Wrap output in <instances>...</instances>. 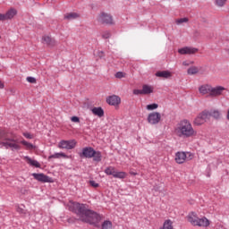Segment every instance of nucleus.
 <instances>
[{"instance_id":"nucleus-1","label":"nucleus","mask_w":229,"mask_h":229,"mask_svg":"<svg viewBox=\"0 0 229 229\" xmlns=\"http://www.w3.org/2000/svg\"><path fill=\"white\" fill-rule=\"evenodd\" d=\"M69 210L74 212L79 218V221L89 223L94 226H98L103 216L95 211L87 208V205L80 204L78 202L70 201L68 204Z\"/></svg>"},{"instance_id":"nucleus-2","label":"nucleus","mask_w":229,"mask_h":229,"mask_svg":"<svg viewBox=\"0 0 229 229\" xmlns=\"http://www.w3.org/2000/svg\"><path fill=\"white\" fill-rule=\"evenodd\" d=\"M174 134L179 139H191L198 135V131L192 127V123L187 119L181 121L174 129Z\"/></svg>"},{"instance_id":"nucleus-3","label":"nucleus","mask_w":229,"mask_h":229,"mask_svg":"<svg viewBox=\"0 0 229 229\" xmlns=\"http://www.w3.org/2000/svg\"><path fill=\"white\" fill-rule=\"evenodd\" d=\"M187 221L192 226H199V228H208V226H210V220H208V218L206 216L199 218L195 212H191L187 216Z\"/></svg>"},{"instance_id":"nucleus-4","label":"nucleus","mask_w":229,"mask_h":229,"mask_svg":"<svg viewBox=\"0 0 229 229\" xmlns=\"http://www.w3.org/2000/svg\"><path fill=\"white\" fill-rule=\"evenodd\" d=\"M4 139L3 141H0V145L4 146V148H11V149H16V151H19L21 149V147L17 144V140H15V134H13L11 137L6 135L4 136V132L0 131V140Z\"/></svg>"},{"instance_id":"nucleus-5","label":"nucleus","mask_w":229,"mask_h":229,"mask_svg":"<svg viewBox=\"0 0 229 229\" xmlns=\"http://www.w3.org/2000/svg\"><path fill=\"white\" fill-rule=\"evenodd\" d=\"M104 173L108 176H114V178H118L120 180H124L128 174L126 172H116L115 167L108 166L105 169Z\"/></svg>"},{"instance_id":"nucleus-6","label":"nucleus","mask_w":229,"mask_h":229,"mask_svg":"<svg viewBox=\"0 0 229 229\" xmlns=\"http://www.w3.org/2000/svg\"><path fill=\"white\" fill-rule=\"evenodd\" d=\"M208 110L200 112L193 120V126H203L207 120H208Z\"/></svg>"},{"instance_id":"nucleus-7","label":"nucleus","mask_w":229,"mask_h":229,"mask_svg":"<svg viewBox=\"0 0 229 229\" xmlns=\"http://www.w3.org/2000/svg\"><path fill=\"white\" fill-rule=\"evenodd\" d=\"M97 21L101 24H114V17L108 13L102 12L98 17Z\"/></svg>"},{"instance_id":"nucleus-8","label":"nucleus","mask_w":229,"mask_h":229,"mask_svg":"<svg viewBox=\"0 0 229 229\" xmlns=\"http://www.w3.org/2000/svg\"><path fill=\"white\" fill-rule=\"evenodd\" d=\"M147 121H148V124L155 126V125L158 124L160 123V121H162V114H160V113H158V112L149 113L147 117Z\"/></svg>"},{"instance_id":"nucleus-9","label":"nucleus","mask_w":229,"mask_h":229,"mask_svg":"<svg viewBox=\"0 0 229 229\" xmlns=\"http://www.w3.org/2000/svg\"><path fill=\"white\" fill-rule=\"evenodd\" d=\"M59 149H74L76 148V140H61L58 144Z\"/></svg>"},{"instance_id":"nucleus-10","label":"nucleus","mask_w":229,"mask_h":229,"mask_svg":"<svg viewBox=\"0 0 229 229\" xmlns=\"http://www.w3.org/2000/svg\"><path fill=\"white\" fill-rule=\"evenodd\" d=\"M225 90H226V88L223 86H216V87L211 86L210 98H219L223 96Z\"/></svg>"},{"instance_id":"nucleus-11","label":"nucleus","mask_w":229,"mask_h":229,"mask_svg":"<svg viewBox=\"0 0 229 229\" xmlns=\"http://www.w3.org/2000/svg\"><path fill=\"white\" fill-rule=\"evenodd\" d=\"M187 155L190 157V160H192V154L191 153H185V152H177L175 154V162L176 164H183L185 160H187Z\"/></svg>"},{"instance_id":"nucleus-12","label":"nucleus","mask_w":229,"mask_h":229,"mask_svg":"<svg viewBox=\"0 0 229 229\" xmlns=\"http://www.w3.org/2000/svg\"><path fill=\"white\" fill-rule=\"evenodd\" d=\"M33 178L38 180V182H42L43 183H51L53 179L44 174H32Z\"/></svg>"},{"instance_id":"nucleus-13","label":"nucleus","mask_w":229,"mask_h":229,"mask_svg":"<svg viewBox=\"0 0 229 229\" xmlns=\"http://www.w3.org/2000/svg\"><path fill=\"white\" fill-rule=\"evenodd\" d=\"M106 103L111 106H119V105H121V98L116 95L109 96L106 98Z\"/></svg>"},{"instance_id":"nucleus-14","label":"nucleus","mask_w":229,"mask_h":229,"mask_svg":"<svg viewBox=\"0 0 229 229\" xmlns=\"http://www.w3.org/2000/svg\"><path fill=\"white\" fill-rule=\"evenodd\" d=\"M212 90V85L202 84L199 87V92L201 96H210Z\"/></svg>"},{"instance_id":"nucleus-15","label":"nucleus","mask_w":229,"mask_h":229,"mask_svg":"<svg viewBox=\"0 0 229 229\" xmlns=\"http://www.w3.org/2000/svg\"><path fill=\"white\" fill-rule=\"evenodd\" d=\"M178 53L180 55H196V53H198V48H195L192 47H185L180 48L178 50Z\"/></svg>"},{"instance_id":"nucleus-16","label":"nucleus","mask_w":229,"mask_h":229,"mask_svg":"<svg viewBox=\"0 0 229 229\" xmlns=\"http://www.w3.org/2000/svg\"><path fill=\"white\" fill-rule=\"evenodd\" d=\"M94 148H84L82 149V153L80 155L81 157H84V158H92L94 157Z\"/></svg>"},{"instance_id":"nucleus-17","label":"nucleus","mask_w":229,"mask_h":229,"mask_svg":"<svg viewBox=\"0 0 229 229\" xmlns=\"http://www.w3.org/2000/svg\"><path fill=\"white\" fill-rule=\"evenodd\" d=\"M42 40L43 44H46L48 47H55V46H56V40L49 36H44Z\"/></svg>"},{"instance_id":"nucleus-18","label":"nucleus","mask_w":229,"mask_h":229,"mask_svg":"<svg viewBox=\"0 0 229 229\" xmlns=\"http://www.w3.org/2000/svg\"><path fill=\"white\" fill-rule=\"evenodd\" d=\"M23 160H25V162L27 164H29V165H31V167H40V163H38V161L35 160V159H31V157L25 156L23 157Z\"/></svg>"},{"instance_id":"nucleus-19","label":"nucleus","mask_w":229,"mask_h":229,"mask_svg":"<svg viewBox=\"0 0 229 229\" xmlns=\"http://www.w3.org/2000/svg\"><path fill=\"white\" fill-rule=\"evenodd\" d=\"M154 90H155V88L153 86L148 85V84H144L142 86V89H141L143 96H148V94H153Z\"/></svg>"},{"instance_id":"nucleus-20","label":"nucleus","mask_w":229,"mask_h":229,"mask_svg":"<svg viewBox=\"0 0 229 229\" xmlns=\"http://www.w3.org/2000/svg\"><path fill=\"white\" fill-rule=\"evenodd\" d=\"M208 119H210V117H213V119L219 120L222 117L221 111H219V109H213L211 111H208Z\"/></svg>"},{"instance_id":"nucleus-21","label":"nucleus","mask_w":229,"mask_h":229,"mask_svg":"<svg viewBox=\"0 0 229 229\" xmlns=\"http://www.w3.org/2000/svg\"><path fill=\"white\" fill-rule=\"evenodd\" d=\"M17 15V9L15 8H10L6 13H5V18L7 21H12L13 17Z\"/></svg>"},{"instance_id":"nucleus-22","label":"nucleus","mask_w":229,"mask_h":229,"mask_svg":"<svg viewBox=\"0 0 229 229\" xmlns=\"http://www.w3.org/2000/svg\"><path fill=\"white\" fill-rule=\"evenodd\" d=\"M156 76L157 78H165V79H167V78H171V76H173V73H171V72H169V71H161V72H157L156 73Z\"/></svg>"},{"instance_id":"nucleus-23","label":"nucleus","mask_w":229,"mask_h":229,"mask_svg":"<svg viewBox=\"0 0 229 229\" xmlns=\"http://www.w3.org/2000/svg\"><path fill=\"white\" fill-rule=\"evenodd\" d=\"M91 112L94 115H98V117H103L105 115V111L102 107H93Z\"/></svg>"},{"instance_id":"nucleus-24","label":"nucleus","mask_w":229,"mask_h":229,"mask_svg":"<svg viewBox=\"0 0 229 229\" xmlns=\"http://www.w3.org/2000/svg\"><path fill=\"white\" fill-rule=\"evenodd\" d=\"M71 158L70 156L65 155L64 152L55 153L48 157V160H51V158Z\"/></svg>"},{"instance_id":"nucleus-25","label":"nucleus","mask_w":229,"mask_h":229,"mask_svg":"<svg viewBox=\"0 0 229 229\" xmlns=\"http://www.w3.org/2000/svg\"><path fill=\"white\" fill-rule=\"evenodd\" d=\"M80 17V14L76 13H68L64 14V19L66 21H74V19H78Z\"/></svg>"},{"instance_id":"nucleus-26","label":"nucleus","mask_w":229,"mask_h":229,"mask_svg":"<svg viewBox=\"0 0 229 229\" xmlns=\"http://www.w3.org/2000/svg\"><path fill=\"white\" fill-rule=\"evenodd\" d=\"M161 229H174L173 226V221L171 219L165 220L163 227Z\"/></svg>"},{"instance_id":"nucleus-27","label":"nucleus","mask_w":229,"mask_h":229,"mask_svg":"<svg viewBox=\"0 0 229 229\" xmlns=\"http://www.w3.org/2000/svg\"><path fill=\"white\" fill-rule=\"evenodd\" d=\"M188 74H190L191 76L194 75V74H198V72H199V70L198 69V67L196 66H191L188 69L187 71Z\"/></svg>"},{"instance_id":"nucleus-28","label":"nucleus","mask_w":229,"mask_h":229,"mask_svg":"<svg viewBox=\"0 0 229 229\" xmlns=\"http://www.w3.org/2000/svg\"><path fill=\"white\" fill-rule=\"evenodd\" d=\"M92 158L95 162H101V152L94 150Z\"/></svg>"},{"instance_id":"nucleus-29","label":"nucleus","mask_w":229,"mask_h":229,"mask_svg":"<svg viewBox=\"0 0 229 229\" xmlns=\"http://www.w3.org/2000/svg\"><path fill=\"white\" fill-rule=\"evenodd\" d=\"M21 144H22V146H25L26 149H35V146L24 140H22L21 141Z\"/></svg>"},{"instance_id":"nucleus-30","label":"nucleus","mask_w":229,"mask_h":229,"mask_svg":"<svg viewBox=\"0 0 229 229\" xmlns=\"http://www.w3.org/2000/svg\"><path fill=\"white\" fill-rule=\"evenodd\" d=\"M189 22V18H181V19H176L175 20V24L177 26H182V24Z\"/></svg>"},{"instance_id":"nucleus-31","label":"nucleus","mask_w":229,"mask_h":229,"mask_svg":"<svg viewBox=\"0 0 229 229\" xmlns=\"http://www.w3.org/2000/svg\"><path fill=\"white\" fill-rule=\"evenodd\" d=\"M228 0H215V4L217 8H223Z\"/></svg>"},{"instance_id":"nucleus-32","label":"nucleus","mask_w":229,"mask_h":229,"mask_svg":"<svg viewBox=\"0 0 229 229\" xmlns=\"http://www.w3.org/2000/svg\"><path fill=\"white\" fill-rule=\"evenodd\" d=\"M102 229H112V222L106 220L102 224Z\"/></svg>"},{"instance_id":"nucleus-33","label":"nucleus","mask_w":229,"mask_h":229,"mask_svg":"<svg viewBox=\"0 0 229 229\" xmlns=\"http://www.w3.org/2000/svg\"><path fill=\"white\" fill-rule=\"evenodd\" d=\"M147 110H157L158 108V104H149L146 106Z\"/></svg>"},{"instance_id":"nucleus-34","label":"nucleus","mask_w":229,"mask_h":229,"mask_svg":"<svg viewBox=\"0 0 229 229\" xmlns=\"http://www.w3.org/2000/svg\"><path fill=\"white\" fill-rule=\"evenodd\" d=\"M115 78H118V80H121L122 78H126V73L123 72H118L115 73Z\"/></svg>"},{"instance_id":"nucleus-35","label":"nucleus","mask_w":229,"mask_h":229,"mask_svg":"<svg viewBox=\"0 0 229 229\" xmlns=\"http://www.w3.org/2000/svg\"><path fill=\"white\" fill-rule=\"evenodd\" d=\"M27 81L29 83H37V79H35L34 77H27Z\"/></svg>"},{"instance_id":"nucleus-36","label":"nucleus","mask_w":229,"mask_h":229,"mask_svg":"<svg viewBox=\"0 0 229 229\" xmlns=\"http://www.w3.org/2000/svg\"><path fill=\"white\" fill-rule=\"evenodd\" d=\"M133 94L135 96H143L142 89H134Z\"/></svg>"},{"instance_id":"nucleus-37","label":"nucleus","mask_w":229,"mask_h":229,"mask_svg":"<svg viewBox=\"0 0 229 229\" xmlns=\"http://www.w3.org/2000/svg\"><path fill=\"white\" fill-rule=\"evenodd\" d=\"M89 185H91V187H94L95 189H97V187H99V183L96 182V181H89Z\"/></svg>"},{"instance_id":"nucleus-38","label":"nucleus","mask_w":229,"mask_h":229,"mask_svg":"<svg viewBox=\"0 0 229 229\" xmlns=\"http://www.w3.org/2000/svg\"><path fill=\"white\" fill-rule=\"evenodd\" d=\"M224 47L227 53H229V39H227L225 43H224Z\"/></svg>"},{"instance_id":"nucleus-39","label":"nucleus","mask_w":229,"mask_h":229,"mask_svg":"<svg viewBox=\"0 0 229 229\" xmlns=\"http://www.w3.org/2000/svg\"><path fill=\"white\" fill-rule=\"evenodd\" d=\"M103 38H110V32L105 31L102 33Z\"/></svg>"},{"instance_id":"nucleus-40","label":"nucleus","mask_w":229,"mask_h":229,"mask_svg":"<svg viewBox=\"0 0 229 229\" xmlns=\"http://www.w3.org/2000/svg\"><path fill=\"white\" fill-rule=\"evenodd\" d=\"M22 135L25 137V139H33V135L30 134L29 132H23Z\"/></svg>"},{"instance_id":"nucleus-41","label":"nucleus","mask_w":229,"mask_h":229,"mask_svg":"<svg viewBox=\"0 0 229 229\" xmlns=\"http://www.w3.org/2000/svg\"><path fill=\"white\" fill-rule=\"evenodd\" d=\"M71 121H72V123H80V118H79L78 116H72V117L71 118Z\"/></svg>"},{"instance_id":"nucleus-42","label":"nucleus","mask_w":229,"mask_h":229,"mask_svg":"<svg viewBox=\"0 0 229 229\" xmlns=\"http://www.w3.org/2000/svg\"><path fill=\"white\" fill-rule=\"evenodd\" d=\"M0 21H7L6 14L0 13Z\"/></svg>"},{"instance_id":"nucleus-43","label":"nucleus","mask_w":229,"mask_h":229,"mask_svg":"<svg viewBox=\"0 0 229 229\" xmlns=\"http://www.w3.org/2000/svg\"><path fill=\"white\" fill-rule=\"evenodd\" d=\"M16 211L18 212V214H24V208L18 207Z\"/></svg>"},{"instance_id":"nucleus-44","label":"nucleus","mask_w":229,"mask_h":229,"mask_svg":"<svg viewBox=\"0 0 229 229\" xmlns=\"http://www.w3.org/2000/svg\"><path fill=\"white\" fill-rule=\"evenodd\" d=\"M98 56L103 58V56H105V53L103 51L98 52Z\"/></svg>"},{"instance_id":"nucleus-45","label":"nucleus","mask_w":229,"mask_h":229,"mask_svg":"<svg viewBox=\"0 0 229 229\" xmlns=\"http://www.w3.org/2000/svg\"><path fill=\"white\" fill-rule=\"evenodd\" d=\"M0 89H4V83L0 81Z\"/></svg>"},{"instance_id":"nucleus-46","label":"nucleus","mask_w":229,"mask_h":229,"mask_svg":"<svg viewBox=\"0 0 229 229\" xmlns=\"http://www.w3.org/2000/svg\"><path fill=\"white\" fill-rule=\"evenodd\" d=\"M182 65L187 66V65H189V64H188L187 62H183V63H182Z\"/></svg>"},{"instance_id":"nucleus-47","label":"nucleus","mask_w":229,"mask_h":229,"mask_svg":"<svg viewBox=\"0 0 229 229\" xmlns=\"http://www.w3.org/2000/svg\"><path fill=\"white\" fill-rule=\"evenodd\" d=\"M131 174H134V175H135V174H135V173H131Z\"/></svg>"},{"instance_id":"nucleus-48","label":"nucleus","mask_w":229,"mask_h":229,"mask_svg":"<svg viewBox=\"0 0 229 229\" xmlns=\"http://www.w3.org/2000/svg\"><path fill=\"white\" fill-rule=\"evenodd\" d=\"M0 38H1V36H0Z\"/></svg>"}]
</instances>
